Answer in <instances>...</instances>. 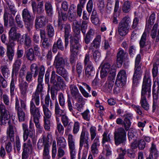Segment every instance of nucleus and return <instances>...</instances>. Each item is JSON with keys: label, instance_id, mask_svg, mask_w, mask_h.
<instances>
[{"label": "nucleus", "instance_id": "nucleus-1", "mask_svg": "<svg viewBox=\"0 0 159 159\" xmlns=\"http://www.w3.org/2000/svg\"><path fill=\"white\" fill-rule=\"evenodd\" d=\"M133 118L132 115L128 114L125 115L124 119V127L125 130L122 127H120L115 129L114 133L115 144L118 145L121 143L124 144L126 140V132L129 130L130 125V120Z\"/></svg>", "mask_w": 159, "mask_h": 159}, {"label": "nucleus", "instance_id": "nucleus-2", "mask_svg": "<svg viewBox=\"0 0 159 159\" xmlns=\"http://www.w3.org/2000/svg\"><path fill=\"white\" fill-rule=\"evenodd\" d=\"M141 56L138 54L135 59L134 72L132 78V89L134 90L138 86L139 81L141 78L140 71L141 64L140 63Z\"/></svg>", "mask_w": 159, "mask_h": 159}, {"label": "nucleus", "instance_id": "nucleus-3", "mask_svg": "<svg viewBox=\"0 0 159 159\" xmlns=\"http://www.w3.org/2000/svg\"><path fill=\"white\" fill-rule=\"evenodd\" d=\"M151 80L150 78V74L149 72H146L143 78V80L142 86L141 96H146L147 95L148 98L151 96Z\"/></svg>", "mask_w": 159, "mask_h": 159}, {"label": "nucleus", "instance_id": "nucleus-4", "mask_svg": "<svg viewBox=\"0 0 159 159\" xmlns=\"http://www.w3.org/2000/svg\"><path fill=\"white\" fill-rule=\"evenodd\" d=\"M70 51L71 57L70 59V62L73 64L75 62L74 56L78 52V50L80 48V39L76 37H70Z\"/></svg>", "mask_w": 159, "mask_h": 159}, {"label": "nucleus", "instance_id": "nucleus-5", "mask_svg": "<svg viewBox=\"0 0 159 159\" xmlns=\"http://www.w3.org/2000/svg\"><path fill=\"white\" fill-rule=\"evenodd\" d=\"M20 103L19 98L17 96L15 98V109L17 111V116L19 121L20 122H23L26 119V115L23 110L26 109V103L25 102L22 100L20 101Z\"/></svg>", "mask_w": 159, "mask_h": 159}, {"label": "nucleus", "instance_id": "nucleus-6", "mask_svg": "<svg viewBox=\"0 0 159 159\" xmlns=\"http://www.w3.org/2000/svg\"><path fill=\"white\" fill-rule=\"evenodd\" d=\"M131 22L130 18L128 16L122 19L119 23L118 27L119 33L120 35L124 36L128 33Z\"/></svg>", "mask_w": 159, "mask_h": 159}, {"label": "nucleus", "instance_id": "nucleus-7", "mask_svg": "<svg viewBox=\"0 0 159 159\" xmlns=\"http://www.w3.org/2000/svg\"><path fill=\"white\" fill-rule=\"evenodd\" d=\"M102 144L103 147V152L106 153V156H110L111 154V148L109 144H106V143H108L111 142L110 135L107 132H104L102 134Z\"/></svg>", "mask_w": 159, "mask_h": 159}, {"label": "nucleus", "instance_id": "nucleus-8", "mask_svg": "<svg viewBox=\"0 0 159 159\" xmlns=\"http://www.w3.org/2000/svg\"><path fill=\"white\" fill-rule=\"evenodd\" d=\"M22 16L26 27L30 31L32 27V20L30 12L27 9H24L22 11Z\"/></svg>", "mask_w": 159, "mask_h": 159}, {"label": "nucleus", "instance_id": "nucleus-9", "mask_svg": "<svg viewBox=\"0 0 159 159\" xmlns=\"http://www.w3.org/2000/svg\"><path fill=\"white\" fill-rule=\"evenodd\" d=\"M101 70L100 71L101 77L103 78L106 76L108 73L110 72V74H114V72L116 69V65H113L111 68L110 65L108 63H106L103 65H102Z\"/></svg>", "mask_w": 159, "mask_h": 159}, {"label": "nucleus", "instance_id": "nucleus-10", "mask_svg": "<svg viewBox=\"0 0 159 159\" xmlns=\"http://www.w3.org/2000/svg\"><path fill=\"white\" fill-rule=\"evenodd\" d=\"M127 74L125 70H120L118 72L115 83L116 85L120 86V84H125L126 80Z\"/></svg>", "mask_w": 159, "mask_h": 159}, {"label": "nucleus", "instance_id": "nucleus-11", "mask_svg": "<svg viewBox=\"0 0 159 159\" xmlns=\"http://www.w3.org/2000/svg\"><path fill=\"white\" fill-rule=\"evenodd\" d=\"M36 106L35 105L30 106V112L31 116L33 118V120L39 119L41 116L40 107Z\"/></svg>", "mask_w": 159, "mask_h": 159}, {"label": "nucleus", "instance_id": "nucleus-12", "mask_svg": "<svg viewBox=\"0 0 159 159\" xmlns=\"http://www.w3.org/2000/svg\"><path fill=\"white\" fill-rule=\"evenodd\" d=\"M69 88L72 97L78 101H81L83 98L76 86L74 84H71L70 85Z\"/></svg>", "mask_w": 159, "mask_h": 159}, {"label": "nucleus", "instance_id": "nucleus-13", "mask_svg": "<svg viewBox=\"0 0 159 159\" xmlns=\"http://www.w3.org/2000/svg\"><path fill=\"white\" fill-rule=\"evenodd\" d=\"M31 6L33 11L34 13L41 14L44 11L43 1L39 2L37 5L35 2L33 1L31 2Z\"/></svg>", "mask_w": 159, "mask_h": 159}, {"label": "nucleus", "instance_id": "nucleus-14", "mask_svg": "<svg viewBox=\"0 0 159 159\" xmlns=\"http://www.w3.org/2000/svg\"><path fill=\"white\" fill-rule=\"evenodd\" d=\"M18 42L21 44H24L27 48L32 45L31 38L27 34H24L21 36L20 39L18 40Z\"/></svg>", "mask_w": 159, "mask_h": 159}, {"label": "nucleus", "instance_id": "nucleus-15", "mask_svg": "<svg viewBox=\"0 0 159 159\" xmlns=\"http://www.w3.org/2000/svg\"><path fill=\"white\" fill-rule=\"evenodd\" d=\"M16 129L14 125H9L7 129V138L9 139L11 142L14 141L15 133Z\"/></svg>", "mask_w": 159, "mask_h": 159}, {"label": "nucleus", "instance_id": "nucleus-16", "mask_svg": "<svg viewBox=\"0 0 159 159\" xmlns=\"http://www.w3.org/2000/svg\"><path fill=\"white\" fill-rule=\"evenodd\" d=\"M65 61L61 55L59 53L56 56L54 62V65L56 68L64 66Z\"/></svg>", "mask_w": 159, "mask_h": 159}, {"label": "nucleus", "instance_id": "nucleus-17", "mask_svg": "<svg viewBox=\"0 0 159 159\" xmlns=\"http://www.w3.org/2000/svg\"><path fill=\"white\" fill-rule=\"evenodd\" d=\"M19 86L21 93V97L24 98L26 96L28 84L26 82L22 81L19 83Z\"/></svg>", "mask_w": 159, "mask_h": 159}, {"label": "nucleus", "instance_id": "nucleus-18", "mask_svg": "<svg viewBox=\"0 0 159 159\" xmlns=\"http://www.w3.org/2000/svg\"><path fill=\"white\" fill-rule=\"evenodd\" d=\"M127 57L128 54L127 53L125 52L124 50L121 48L119 49L117 56V64L121 65L125 57L127 58Z\"/></svg>", "mask_w": 159, "mask_h": 159}, {"label": "nucleus", "instance_id": "nucleus-19", "mask_svg": "<svg viewBox=\"0 0 159 159\" xmlns=\"http://www.w3.org/2000/svg\"><path fill=\"white\" fill-rule=\"evenodd\" d=\"M21 37L20 34L16 33V27H12L11 29L9 32V39L17 40L18 42Z\"/></svg>", "mask_w": 159, "mask_h": 159}, {"label": "nucleus", "instance_id": "nucleus-20", "mask_svg": "<svg viewBox=\"0 0 159 159\" xmlns=\"http://www.w3.org/2000/svg\"><path fill=\"white\" fill-rule=\"evenodd\" d=\"M35 21L36 26L41 28L46 25L47 20L45 16H40L36 17Z\"/></svg>", "mask_w": 159, "mask_h": 159}, {"label": "nucleus", "instance_id": "nucleus-21", "mask_svg": "<svg viewBox=\"0 0 159 159\" xmlns=\"http://www.w3.org/2000/svg\"><path fill=\"white\" fill-rule=\"evenodd\" d=\"M81 84L82 85H78L80 91L84 97L86 98L88 97L89 96V94L85 91L83 87H85L88 90L89 92H90L91 91V87L88 84L84 82H82Z\"/></svg>", "mask_w": 159, "mask_h": 159}, {"label": "nucleus", "instance_id": "nucleus-22", "mask_svg": "<svg viewBox=\"0 0 159 159\" xmlns=\"http://www.w3.org/2000/svg\"><path fill=\"white\" fill-rule=\"evenodd\" d=\"M40 105V97L39 93L37 92L33 93L31 97L30 101V105H35L37 106Z\"/></svg>", "mask_w": 159, "mask_h": 159}, {"label": "nucleus", "instance_id": "nucleus-23", "mask_svg": "<svg viewBox=\"0 0 159 159\" xmlns=\"http://www.w3.org/2000/svg\"><path fill=\"white\" fill-rule=\"evenodd\" d=\"M94 30L91 27H89L88 31L84 37V39L85 43L87 44H89L91 39L94 37Z\"/></svg>", "mask_w": 159, "mask_h": 159}, {"label": "nucleus", "instance_id": "nucleus-24", "mask_svg": "<svg viewBox=\"0 0 159 159\" xmlns=\"http://www.w3.org/2000/svg\"><path fill=\"white\" fill-rule=\"evenodd\" d=\"M11 117L9 113L0 115V121L1 125H4L7 124H9L10 122Z\"/></svg>", "mask_w": 159, "mask_h": 159}, {"label": "nucleus", "instance_id": "nucleus-25", "mask_svg": "<svg viewBox=\"0 0 159 159\" xmlns=\"http://www.w3.org/2000/svg\"><path fill=\"white\" fill-rule=\"evenodd\" d=\"M89 132L91 141H100V137L98 135L97 129L95 127L93 126L91 127L89 129Z\"/></svg>", "mask_w": 159, "mask_h": 159}, {"label": "nucleus", "instance_id": "nucleus-26", "mask_svg": "<svg viewBox=\"0 0 159 159\" xmlns=\"http://www.w3.org/2000/svg\"><path fill=\"white\" fill-rule=\"evenodd\" d=\"M70 26L69 24H66L65 25L64 29L65 30V48L66 49L69 43L68 37L69 33L70 31Z\"/></svg>", "mask_w": 159, "mask_h": 159}, {"label": "nucleus", "instance_id": "nucleus-27", "mask_svg": "<svg viewBox=\"0 0 159 159\" xmlns=\"http://www.w3.org/2000/svg\"><path fill=\"white\" fill-rule=\"evenodd\" d=\"M101 42V37L99 35L96 36V38L91 43V46L89 47L90 49L93 48H99Z\"/></svg>", "mask_w": 159, "mask_h": 159}, {"label": "nucleus", "instance_id": "nucleus-28", "mask_svg": "<svg viewBox=\"0 0 159 159\" xmlns=\"http://www.w3.org/2000/svg\"><path fill=\"white\" fill-rule=\"evenodd\" d=\"M115 76V75L114 74L109 75L108 78V80L105 84L106 87L109 90L112 89L114 85Z\"/></svg>", "mask_w": 159, "mask_h": 159}, {"label": "nucleus", "instance_id": "nucleus-29", "mask_svg": "<svg viewBox=\"0 0 159 159\" xmlns=\"http://www.w3.org/2000/svg\"><path fill=\"white\" fill-rule=\"evenodd\" d=\"M64 66H61L57 69V73L62 76L66 80H68L69 75L67 71L64 68Z\"/></svg>", "mask_w": 159, "mask_h": 159}, {"label": "nucleus", "instance_id": "nucleus-30", "mask_svg": "<svg viewBox=\"0 0 159 159\" xmlns=\"http://www.w3.org/2000/svg\"><path fill=\"white\" fill-rule=\"evenodd\" d=\"M100 145V141H93L91 147V152L93 155L98 153L99 152L98 148Z\"/></svg>", "mask_w": 159, "mask_h": 159}, {"label": "nucleus", "instance_id": "nucleus-31", "mask_svg": "<svg viewBox=\"0 0 159 159\" xmlns=\"http://www.w3.org/2000/svg\"><path fill=\"white\" fill-rule=\"evenodd\" d=\"M155 20V14H152L150 16L149 19L146 23L145 30L147 31L148 32L150 31L152 25L154 23Z\"/></svg>", "mask_w": 159, "mask_h": 159}, {"label": "nucleus", "instance_id": "nucleus-32", "mask_svg": "<svg viewBox=\"0 0 159 159\" xmlns=\"http://www.w3.org/2000/svg\"><path fill=\"white\" fill-rule=\"evenodd\" d=\"M23 151L27 152L29 153H32L33 150L32 146L30 139H28L27 142L23 143Z\"/></svg>", "mask_w": 159, "mask_h": 159}, {"label": "nucleus", "instance_id": "nucleus-33", "mask_svg": "<svg viewBox=\"0 0 159 159\" xmlns=\"http://www.w3.org/2000/svg\"><path fill=\"white\" fill-rule=\"evenodd\" d=\"M45 9L47 15L51 16L53 13V8L52 5L49 1H47L45 4Z\"/></svg>", "mask_w": 159, "mask_h": 159}, {"label": "nucleus", "instance_id": "nucleus-34", "mask_svg": "<svg viewBox=\"0 0 159 159\" xmlns=\"http://www.w3.org/2000/svg\"><path fill=\"white\" fill-rule=\"evenodd\" d=\"M57 144L59 148H65L67 146V143L65 139L63 137H57L56 138Z\"/></svg>", "mask_w": 159, "mask_h": 159}, {"label": "nucleus", "instance_id": "nucleus-35", "mask_svg": "<svg viewBox=\"0 0 159 159\" xmlns=\"http://www.w3.org/2000/svg\"><path fill=\"white\" fill-rule=\"evenodd\" d=\"M150 155L152 157H154V158L156 159L158 154V152L157 150L156 146L153 142L151 144V146L150 148Z\"/></svg>", "mask_w": 159, "mask_h": 159}, {"label": "nucleus", "instance_id": "nucleus-36", "mask_svg": "<svg viewBox=\"0 0 159 159\" xmlns=\"http://www.w3.org/2000/svg\"><path fill=\"white\" fill-rule=\"evenodd\" d=\"M140 104L145 110H148L149 109V105L147 100L146 96H141Z\"/></svg>", "mask_w": 159, "mask_h": 159}, {"label": "nucleus", "instance_id": "nucleus-37", "mask_svg": "<svg viewBox=\"0 0 159 159\" xmlns=\"http://www.w3.org/2000/svg\"><path fill=\"white\" fill-rule=\"evenodd\" d=\"M25 54L27 59L30 61H33L35 59L33 49L32 48H30L27 50Z\"/></svg>", "mask_w": 159, "mask_h": 159}, {"label": "nucleus", "instance_id": "nucleus-38", "mask_svg": "<svg viewBox=\"0 0 159 159\" xmlns=\"http://www.w3.org/2000/svg\"><path fill=\"white\" fill-rule=\"evenodd\" d=\"M43 111L44 116L43 118L50 119L52 115V113L51 111L49 109L48 107L42 105Z\"/></svg>", "mask_w": 159, "mask_h": 159}, {"label": "nucleus", "instance_id": "nucleus-39", "mask_svg": "<svg viewBox=\"0 0 159 159\" xmlns=\"http://www.w3.org/2000/svg\"><path fill=\"white\" fill-rule=\"evenodd\" d=\"M55 114L56 115L61 116H62L63 115L66 114L65 110H61L57 102H56L55 104Z\"/></svg>", "mask_w": 159, "mask_h": 159}, {"label": "nucleus", "instance_id": "nucleus-40", "mask_svg": "<svg viewBox=\"0 0 159 159\" xmlns=\"http://www.w3.org/2000/svg\"><path fill=\"white\" fill-rule=\"evenodd\" d=\"M0 69L3 77L5 78H7L10 74V71L8 66L6 65L1 66Z\"/></svg>", "mask_w": 159, "mask_h": 159}, {"label": "nucleus", "instance_id": "nucleus-41", "mask_svg": "<svg viewBox=\"0 0 159 159\" xmlns=\"http://www.w3.org/2000/svg\"><path fill=\"white\" fill-rule=\"evenodd\" d=\"M85 69V74L86 76L89 77L90 76L93 75L95 73L94 68L93 65H88Z\"/></svg>", "mask_w": 159, "mask_h": 159}, {"label": "nucleus", "instance_id": "nucleus-42", "mask_svg": "<svg viewBox=\"0 0 159 159\" xmlns=\"http://www.w3.org/2000/svg\"><path fill=\"white\" fill-rule=\"evenodd\" d=\"M7 6L9 7L11 14L14 16L16 12L14 4L11 1L7 0L6 1Z\"/></svg>", "mask_w": 159, "mask_h": 159}, {"label": "nucleus", "instance_id": "nucleus-43", "mask_svg": "<svg viewBox=\"0 0 159 159\" xmlns=\"http://www.w3.org/2000/svg\"><path fill=\"white\" fill-rule=\"evenodd\" d=\"M45 72V68L43 66H41L40 68V71L38 79V84H42L43 82V78Z\"/></svg>", "mask_w": 159, "mask_h": 159}, {"label": "nucleus", "instance_id": "nucleus-44", "mask_svg": "<svg viewBox=\"0 0 159 159\" xmlns=\"http://www.w3.org/2000/svg\"><path fill=\"white\" fill-rule=\"evenodd\" d=\"M68 141L69 149L75 148V139L71 134H69L68 136Z\"/></svg>", "mask_w": 159, "mask_h": 159}, {"label": "nucleus", "instance_id": "nucleus-45", "mask_svg": "<svg viewBox=\"0 0 159 159\" xmlns=\"http://www.w3.org/2000/svg\"><path fill=\"white\" fill-rule=\"evenodd\" d=\"M88 139H80V149H81L84 146L85 148L88 149L89 147Z\"/></svg>", "mask_w": 159, "mask_h": 159}, {"label": "nucleus", "instance_id": "nucleus-46", "mask_svg": "<svg viewBox=\"0 0 159 159\" xmlns=\"http://www.w3.org/2000/svg\"><path fill=\"white\" fill-rule=\"evenodd\" d=\"M56 130L55 133L57 135V134L59 133L61 135H62L64 133V126L61 123H57Z\"/></svg>", "mask_w": 159, "mask_h": 159}, {"label": "nucleus", "instance_id": "nucleus-47", "mask_svg": "<svg viewBox=\"0 0 159 159\" xmlns=\"http://www.w3.org/2000/svg\"><path fill=\"white\" fill-rule=\"evenodd\" d=\"M10 93L11 99L13 97L14 95V90L15 89V84L14 79L13 78H12L10 84Z\"/></svg>", "mask_w": 159, "mask_h": 159}, {"label": "nucleus", "instance_id": "nucleus-48", "mask_svg": "<svg viewBox=\"0 0 159 159\" xmlns=\"http://www.w3.org/2000/svg\"><path fill=\"white\" fill-rule=\"evenodd\" d=\"M159 91V82L158 81H154L152 89L153 95L155 94L158 95Z\"/></svg>", "mask_w": 159, "mask_h": 159}, {"label": "nucleus", "instance_id": "nucleus-49", "mask_svg": "<svg viewBox=\"0 0 159 159\" xmlns=\"http://www.w3.org/2000/svg\"><path fill=\"white\" fill-rule=\"evenodd\" d=\"M81 115L84 120L87 121H89L90 120L91 115L90 111L89 110L86 109L81 113Z\"/></svg>", "mask_w": 159, "mask_h": 159}, {"label": "nucleus", "instance_id": "nucleus-50", "mask_svg": "<svg viewBox=\"0 0 159 159\" xmlns=\"http://www.w3.org/2000/svg\"><path fill=\"white\" fill-rule=\"evenodd\" d=\"M55 84H57L60 87L64 88L66 85L62 78L60 76H57L56 82Z\"/></svg>", "mask_w": 159, "mask_h": 159}, {"label": "nucleus", "instance_id": "nucleus-51", "mask_svg": "<svg viewBox=\"0 0 159 159\" xmlns=\"http://www.w3.org/2000/svg\"><path fill=\"white\" fill-rule=\"evenodd\" d=\"M147 31L145 30L143 34L140 41V46L141 48H143L145 46Z\"/></svg>", "mask_w": 159, "mask_h": 159}, {"label": "nucleus", "instance_id": "nucleus-52", "mask_svg": "<svg viewBox=\"0 0 159 159\" xmlns=\"http://www.w3.org/2000/svg\"><path fill=\"white\" fill-rule=\"evenodd\" d=\"M46 30L47 34L49 37H52L54 34V30L53 27L50 25H48L47 27Z\"/></svg>", "mask_w": 159, "mask_h": 159}, {"label": "nucleus", "instance_id": "nucleus-53", "mask_svg": "<svg viewBox=\"0 0 159 159\" xmlns=\"http://www.w3.org/2000/svg\"><path fill=\"white\" fill-rule=\"evenodd\" d=\"M21 64V61L20 60H16L13 66V72L17 73L20 69Z\"/></svg>", "mask_w": 159, "mask_h": 159}, {"label": "nucleus", "instance_id": "nucleus-54", "mask_svg": "<svg viewBox=\"0 0 159 159\" xmlns=\"http://www.w3.org/2000/svg\"><path fill=\"white\" fill-rule=\"evenodd\" d=\"M30 70L32 72H34V77L35 78L38 74V67L35 63H33L30 66Z\"/></svg>", "mask_w": 159, "mask_h": 159}, {"label": "nucleus", "instance_id": "nucleus-55", "mask_svg": "<svg viewBox=\"0 0 159 159\" xmlns=\"http://www.w3.org/2000/svg\"><path fill=\"white\" fill-rule=\"evenodd\" d=\"M36 128V131L39 133H42L43 131V128L39 123V119L33 120Z\"/></svg>", "mask_w": 159, "mask_h": 159}, {"label": "nucleus", "instance_id": "nucleus-56", "mask_svg": "<svg viewBox=\"0 0 159 159\" xmlns=\"http://www.w3.org/2000/svg\"><path fill=\"white\" fill-rule=\"evenodd\" d=\"M58 99L60 106L64 108L65 104V99L64 95L62 93H59Z\"/></svg>", "mask_w": 159, "mask_h": 159}, {"label": "nucleus", "instance_id": "nucleus-57", "mask_svg": "<svg viewBox=\"0 0 159 159\" xmlns=\"http://www.w3.org/2000/svg\"><path fill=\"white\" fill-rule=\"evenodd\" d=\"M44 127L45 129L47 131H49L51 127V123L49 119L43 118Z\"/></svg>", "mask_w": 159, "mask_h": 159}, {"label": "nucleus", "instance_id": "nucleus-58", "mask_svg": "<svg viewBox=\"0 0 159 159\" xmlns=\"http://www.w3.org/2000/svg\"><path fill=\"white\" fill-rule=\"evenodd\" d=\"M119 153V156L116 159H124V156L126 153V151L124 149L120 148L117 149Z\"/></svg>", "mask_w": 159, "mask_h": 159}, {"label": "nucleus", "instance_id": "nucleus-59", "mask_svg": "<svg viewBox=\"0 0 159 159\" xmlns=\"http://www.w3.org/2000/svg\"><path fill=\"white\" fill-rule=\"evenodd\" d=\"M7 53L9 59L10 60H12L14 55V48H11L9 47L8 48H7Z\"/></svg>", "mask_w": 159, "mask_h": 159}, {"label": "nucleus", "instance_id": "nucleus-60", "mask_svg": "<svg viewBox=\"0 0 159 159\" xmlns=\"http://www.w3.org/2000/svg\"><path fill=\"white\" fill-rule=\"evenodd\" d=\"M158 95L156 94L153 95L152 111L154 112L157 107V100Z\"/></svg>", "mask_w": 159, "mask_h": 159}, {"label": "nucleus", "instance_id": "nucleus-61", "mask_svg": "<svg viewBox=\"0 0 159 159\" xmlns=\"http://www.w3.org/2000/svg\"><path fill=\"white\" fill-rule=\"evenodd\" d=\"M131 6L130 2L128 1L125 2L123 5L122 8V10L124 12H129Z\"/></svg>", "mask_w": 159, "mask_h": 159}, {"label": "nucleus", "instance_id": "nucleus-62", "mask_svg": "<svg viewBox=\"0 0 159 159\" xmlns=\"http://www.w3.org/2000/svg\"><path fill=\"white\" fill-rule=\"evenodd\" d=\"M88 21L87 20H83L82 22L81 25V30L82 33L85 35L87 29Z\"/></svg>", "mask_w": 159, "mask_h": 159}, {"label": "nucleus", "instance_id": "nucleus-63", "mask_svg": "<svg viewBox=\"0 0 159 159\" xmlns=\"http://www.w3.org/2000/svg\"><path fill=\"white\" fill-rule=\"evenodd\" d=\"M5 78L2 76H0V84L2 88L3 89L6 88L8 85L7 82Z\"/></svg>", "mask_w": 159, "mask_h": 159}, {"label": "nucleus", "instance_id": "nucleus-64", "mask_svg": "<svg viewBox=\"0 0 159 159\" xmlns=\"http://www.w3.org/2000/svg\"><path fill=\"white\" fill-rule=\"evenodd\" d=\"M80 127V123L78 121L75 122L73 128V132L74 134H77L79 131Z\"/></svg>", "mask_w": 159, "mask_h": 159}]
</instances>
